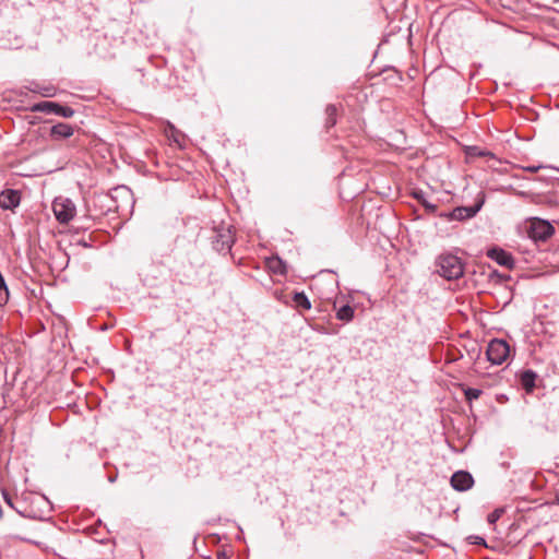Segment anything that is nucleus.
<instances>
[{"label":"nucleus","mask_w":559,"mask_h":559,"mask_svg":"<svg viewBox=\"0 0 559 559\" xmlns=\"http://www.w3.org/2000/svg\"><path fill=\"white\" fill-rule=\"evenodd\" d=\"M557 501H558V503H559V492L557 493Z\"/></svg>","instance_id":"obj_27"},{"label":"nucleus","mask_w":559,"mask_h":559,"mask_svg":"<svg viewBox=\"0 0 559 559\" xmlns=\"http://www.w3.org/2000/svg\"><path fill=\"white\" fill-rule=\"evenodd\" d=\"M2 497H3V500L5 501V503L11 507L12 509H15L16 508L14 507L13 502H12V498L10 497V495L7 492V490H2Z\"/></svg>","instance_id":"obj_22"},{"label":"nucleus","mask_w":559,"mask_h":559,"mask_svg":"<svg viewBox=\"0 0 559 559\" xmlns=\"http://www.w3.org/2000/svg\"><path fill=\"white\" fill-rule=\"evenodd\" d=\"M438 273L451 281L461 277L464 273V264L462 260L453 254H441L437 260Z\"/></svg>","instance_id":"obj_1"},{"label":"nucleus","mask_w":559,"mask_h":559,"mask_svg":"<svg viewBox=\"0 0 559 559\" xmlns=\"http://www.w3.org/2000/svg\"><path fill=\"white\" fill-rule=\"evenodd\" d=\"M488 258L496 261L499 265L507 269H513L515 261L513 257L501 248H491L487 251Z\"/></svg>","instance_id":"obj_6"},{"label":"nucleus","mask_w":559,"mask_h":559,"mask_svg":"<svg viewBox=\"0 0 559 559\" xmlns=\"http://www.w3.org/2000/svg\"><path fill=\"white\" fill-rule=\"evenodd\" d=\"M55 109H56L55 114L60 115L66 118H70L74 114V110L71 107H64V106L58 105V107H55Z\"/></svg>","instance_id":"obj_20"},{"label":"nucleus","mask_w":559,"mask_h":559,"mask_svg":"<svg viewBox=\"0 0 559 559\" xmlns=\"http://www.w3.org/2000/svg\"><path fill=\"white\" fill-rule=\"evenodd\" d=\"M499 516H500L499 512H498V511H495V512H492V513H490V514H489V516H488V521H489L490 523H495V522L499 519Z\"/></svg>","instance_id":"obj_24"},{"label":"nucleus","mask_w":559,"mask_h":559,"mask_svg":"<svg viewBox=\"0 0 559 559\" xmlns=\"http://www.w3.org/2000/svg\"><path fill=\"white\" fill-rule=\"evenodd\" d=\"M234 242L233 235L230 228L228 227L226 230H223L217 235V239L215 241L216 249L218 250H229Z\"/></svg>","instance_id":"obj_11"},{"label":"nucleus","mask_w":559,"mask_h":559,"mask_svg":"<svg viewBox=\"0 0 559 559\" xmlns=\"http://www.w3.org/2000/svg\"><path fill=\"white\" fill-rule=\"evenodd\" d=\"M542 168H543L542 165H532V166L524 167V170L530 171V173H537Z\"/></svg>","instance_id":"obj_23"},{"label":"nucleus","mask_w":559,"mask_h":559,"mask_svg":"<svg viewBox=\"0 0 559 559\" xmlns=\"http://www.w3.org/2000/svg\"><path fill=\"white\" fill-rule=\"evenodd\" d=\"M483 203L476 204L474 206H460L455 207L451 213H449V218L454 221H463L471 218L477 214L480 210Z\"/></svg>","instance_id":"obj_8"},{"label":"nucleus","mask_w":559,"mask_h":559,"mask_svg":"<svg viewBox=\"0 0 559 559\" xmlns=\"http://www.w3.org/2000/svg\"><path fill=\"white\" fill-rule=\"evenodd\" d=\"M465 154L467 157H488V158H496L495 154L490 151L484 150L479 146H467L465 148Z\"/></svg>","instance_id":"obj_14"},{"label":"nucleus","mask_w":559,"mask_h":559,"mask_svg":"<svg viewBox=\"0 0 559 559\" xmlns=\"http://www.w3.org/2000/svg\"><path fill=\"white\" fill-rule=\"evenodd\" d=\"M468 540L471 544L486 546V540L480 536H469Z\"/></svg>","instance_id":"obj_21"},{"label":"nucleus","mask_w":559,"mask_h":559,"mask_svg":"<svg viewBox=\"0 0 559 559\" xmlns=\"http://www.w3.org/2000/svg\"><path fill=\"white\" fill-rule=\"evenodd\" d=\"M536 373L532 370H525L521 373V385L526 392H532L535 388Z\"/></svg>","instance_id":"obj_12"},{"label":"nucleus","mask_w":559,"mask_h":559,"mask_svg":"<svg viewBox=\"0 0 559 559\" xmlns=\"http://www.w3.org/2000/svg\"><path fill=\"white\" fill-rule=\"evenodd\" d=\"M325 111L328 116L326 124L328 127H333L336 123V107L334 105H329Z\"/></svg>","instance_id":"obj_18"},{"label":"nucleus","mask_w":559,"mask_h":559,"mask_svg":"<svg viewBox=\"0 0 559 559\" xmlns=\"http://www.w3.org/2000/svg\"><path fill=\"white\" fill-rule=\"evenodd\" d=\"M20 204V194L15 190H5L0 194V207L4 210L14 209Z\"/></svg>","instance_id":"obj_9"},{"label":"nucleus","mask_w":559,"mask_h":559,"mask_svg":"<svg viewBox=\"0 0 559 559\" xmlns=\"http://www.w3.org/2000/svg\"><path fill=\"white\" fill-rule=\"evenodd\" d=\"M415 197L423 203V201L425 200L421 195V193H416Z\"/></svg>","instance_id":"obj_26"},{"label":"nucleus","mask_w":559,"mask_h":559,"mask_svg":"<svg viewBox=\"0 0 559 559\" xmlns=\"http://www.w3.org/2000/svg\"><path fill=\"white\" fill-rule=\"evenodd\" d=\"M294 307L297 310H310L311 301L304 292H297L293 296Z\"/></svg>","instance_id":"obj_13"},{"label":"nucleus","mask_w":559,"mask_h":559,"mask_svg":"<svg viewBox=\"0 0 559 559\" xmlns=\"http://www.w3.org/2000/svg\"><path fill=\"white\" fill-rule=\"evenodd\" d=\"M52 211L60 224H68L76 214V207L72 200L66 197H57L52 202Z\"/></svg>","instance_id":"obj_2"},{"label":"nucleus","mask_w":559,"mask_h":559,"mask_svg":"<svg viewBox=\"0 0 559 559\" xmlns=\"http://www.w3.org/2000/svg\"><path fill=\"white\" fill-rule=\"evenodd\" d=\"M355 310L349 305H344L336 311V318L344 322H350L354 319Z\"/></svg>","instance_id":"obj_16"},{"label":"nucleus","mask_w":559,"mask_h":559,"mask_svg":"<svg viewBox=\"0 0 559 559\" xmlns=\"http://www.w3.org/2000/svg\"><path fill=\"white\" fill-rule=\"evenodd\" d=\"M421 204L431 212H433L437 207L435 204L429 203L427 200H424Z\"/></svg>","instance_id":"obj_25"},{"label":"nucleus","mask_w":559,"mask_h":559,"mask_svg":"<svg viewBox=\"0 0 559 559\" xmlns=\"http://www.w3.org/2000/svg\"><path fill=\"white\" fill-rule=\"evenodd\" d=\"M73 127L69 123L60 122L51 127L50 134L53 139H68L73 134Z\"/></svg>","instance_id":"obj_10"},{"label":"nucleus","mask_w":559,"mask_h":559,"mask_svg":"<svg viewBox=\"0 0 559 559\" xmlns=\"http://www.w3.org/2000/svg\"><path fill=\"white\" fill-rule=\"evenodd\" d=\"M474 484L472 475L464 471L454 473L451 477V485L457 491H465Z\"/></svg>","instance_id":"obj_7"},{"label":"nucleus","mask_w":559,"mask_h":559,"mask_svg":"<svg viewBox=\"0 0 559 559\" xmlns=\"http://www.w3.org/2000/svg\"><path fill=\"white\" fill-rule=\"evenodd\" d=\"M267 267L275 274H285L286 265L278 257H272L266 261Z\"/></svg>","instance_id":"obj_15"},{"label":"nucleus","mask_w":559,"mask_h":559,"mask_svg":"<svg viewBox=\"0 0 559 559\" xmlns=\"http://www.w3.org/2000/svg\"><path fill=\"white\" fill-rule=\"evenodd\" d=\"M55 107H58V104L52 103V102H43V103L37 104L34 107V109L35 110H39V111L53 112L55 114V110H56Z\"/></svg>","instance_id":"obj_17"},{"label":"nucleus","mask_w":559,"mask_h":559,"mask_svg":"<svg viewBox=\"0 0 559 559\" xmlns=\"http://www.w3.org/2000/svg\"><path fill=\"white\" fill-rule=\"evenodd\" d=\"M481 394V390L479 389H474V388H466L464 390V395H465V399L468 401V402H472L474 400H477Z\"/></svg>","instance_id":"obj_19"},{"label":"nucleus","mask_w":559,"mask_h":559,"mask_svg":"<svg viewBox=\"0 0 559 559\" xmlns=\"http://www.w3.org/2000/svg\"><path fill=\"white\" fill-rule=\"evenodd\" d=\"M528 236L535 241H545L554 234V227L547 221L533 218L528 227Z\"/></svg>","instance_id":"obj_4"},{"label":"nucleus","mask_w":559,"mask_h":559,"mask_svg":"<svg viewBox=\"0 0 559 559\" xmlns=\"http://www.w3.org/2000/svg\"><path fill=\"white\" fill-rule=\"evenodd\" d=\"M111 198L114 201H118L120 199L122 202L116 205L117 211H123L128 206H133V195L129 188L127 187H118L112 190Z\"/></svg>","instance_id":"obj_5"},{"label":"nucleus","mask_w":559,"mask_h":559,"mask_svg":"<svg viewBox=\"0 0 559 559\" xmlns=\"http://www.w3.org/2000/svg\"><path fill=\"white\" fill-rule=\"evenodd\" d=\"M486 355L491 364L501 365L510 355V346L504 340L495 338L489 342Z\"/></svg>","instance_id":"obj_3"}]
</instances>
